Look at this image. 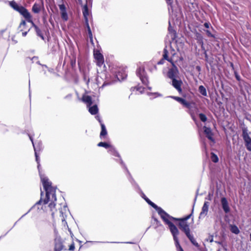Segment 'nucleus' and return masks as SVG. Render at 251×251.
I'll list each match as a JSON object with an SVG mask.
<instances>
[{
  "mask_svg": "<svg viewBox=\"0 0 251 251\" xmlns=\"http://www.w3.org/2000/svg\"><path fill=\"white\" fill-rule=\"evenodd\" d=\"M211 160L214 162V163H217L219 161V159H218V157L217 156V155H216L213 152H212L211 153Z\"/></svg>",
  "mask_w": 251,
  "mask_h": 251,
  "instance_id": "a878e982",
  "label": "nucleus"
},
{
  "mask_svg": "<svg viewBox=\"0 0 251 251\" xmlns=\"http://www.w3.org/2000/svg\"><path fill=\"white\" fill-rule=\"evenodd\" d=\"M30 140H31V142H32V144H33V140H32V138H31V137H30Z\"/></svg>",
  "mask_w": 251,
  "mask_h": 251,
  "instance_id": "de8ad7c7",
  "label": "nucleus"
},
{
  "mask_svg": "<svg viewBox=\"0 0 251 251\" xmlns=\"http://www.w3.org/2000/svg\"><path fill=\"white\" fill-rule=\"evenodd\" d=\"M235 77L237 79V80H238L239 82L240 81H242V80H241L240 79V76L238 75V74L237 73H235Z\"/></svg>",
  "mask_w": 251,
  "mask_h": 251,
  "instance_id": "c9c22d12",
  "label": "nucleus"
},
{
  "mask_svg": "<svg viewBox=\"0 0 251 251\" xmlns=\"http://www.w3.org/2000/svg\"><path fill=\"white\" fill-rule=\"evenodd\" d=\"M193 212V209L192 210V212L190 214L184 217L183 218H176L175 217H171V220L175 221H179L178 226L181 230L185 233L186 236L190 240L193 245L197 247L199 246L198 243L196 242L194 239L193 236L190 233V229L189 226L187 223L186 221L189 219L192 215Z\"/></svg>",
  "mask_w": 251,
  "mask_h": 251,
  "instance_id": "7ed1b4c3",
  "label": "nucleus"
},
{
  "mask_svg": "<svg viewBox=\"0 0 251 251\" xmlns=\"http://www.w3.org/2000/svg\"><path fill=\"white\" fill-rule=\"evenodd\" d=\"M75 250V245L74 243H72L69 247V250L71 251H73Z\"/></svg>",
  "mask_w": 251,
  "mask_h": 251,
  "instance_id": "f704fd0d",
  "label": "nucleus"
},
{
  "mask_svg": "<svg viewBox=\"0 0 251 251\" xmlns=\"http://www.w3.org/2000/svg\"><path fill=\"white\" fill-rule=\"evenodd\" d=\"M94 55L97 60V64L100 67L104 63L103 56L99 51H94Z\"/></svg>",
  "mask_w": 251,
  "mask_h": 251,
  "instance_id": "0eeeda50",
  "label": "nucleus"
},
{
  "mask_svg": "<svg viewBox=\"0 0 251 251\" xmlns=\"http://www.w3.org/2000/svg\"><path fill=\"white\" fill-rule=\"evenodd\" d=\"M168 53L169 52L166 49H164L163 50V58L172 63V62H174L173 61V60L172 59H170L168 57Z\"/></svg>",
  "mask_w": 251,
  "mask_h": 251,
  "instance_id": "412c9836",
  "label": "nucleus"
},
{
  "mask_svg": "<svg viewBox=\"0 0 251 251\" xmlns=\"http://www.w3.org/2000/svg\"><path fill=\"white\" fill-rule=\"evenodd\" d=\"M172 68L169 69L167 74V77L171 80L179 78V74L178 68L174 62H172Z\"/></svg>",
  "mask_w": 251,
  "mask_h": 251,
  "instance_id": "39448f33",
  "label": "nucleus"
},
{
  "mask_svg": "<svg viewBox=\"0 0 251 251\" xmlns=\"http://www.w3.org/2000/svg\"><path fill=\"white\" fill-rule=\"evenodd\" d=\"M101 132L100 133V136L102 137V136H105L107 133V131H106L105 126H104V125L102 123H101Z\"/></svg>",
  "mask_w": 251,
  "mask_h": 251,
  "instance_id": "4be33fe9",
  "label": "nucleus"
},
{
  "mask_svg": "<svg viewBox=\"0 0 251 251\" xmlns=\"http://www.w3.org/2000/svg\"><path fill=\"white\" fill-rule=\"evenodd\" d=\"M60 213H61V214H63V212L62 211V209H61L60 210Z\"/></svg>",
  "mask_w": 251,
  "mask_h": 251,
  "instance_id": "09e8293b",
  "label": "nucleus"
},
{
  "mask_svg": "<svg viewBox=\"0 0 251 251\" xmlns=\"http://www.w3.org/2000/svg\"><path fill=\"white\" fill-rule=\"evenodd\" d=\"M209 207V202L207 201H205L204 203V204L202 207V210L199 216V218H201L202 217H204L207 215L208 210Z\"/></svg>",
  "mask_w": 251,
  "mask_h": 251,
  "instance_id": "ddd939ff",
  "label": "nucleus"
},
{
  "mask_svg": "<svg viewBox=\"0 0 251 251\" xmlns=\"http://www.w3.org/2000/svg\"><path fill=\"white\" fill-rule=\"evenodd\" d=\"M181 251H183L182 248H181Z\"/></svg>",
  "mask_w": 251,
  "mask_h": 251,
  "instance_id": "864d4df0",
  "label": "nucleus"
},
{
  "mask_svg": "<svg viewBox=\"0 0 251 251\" xmlns=\"http://www.w3.org/2000/svg\"><path fill=\"white\" fill-rule=\"evenodd\" d=\"M144 199L149 204H150L153 208H154L156 211L157 210H159L160 211H162L161 210V207H158L157 205H156L155 203L151 201L148 198H144Z\"/></svg>",
  "mask_w": 251,
  "mask_h": 251,
  "instance_id": "6ab92c4d",
  "label": "nucleus"
},
{
  "mask_svg": "<svg viewBox=\"0 0 251 251\" xmlns=\"http://www.w3.org/2000/svg\"><path fill=\"white\" fill-rule=\"evenodd\" d=\"M83 101L85 102L87 106L90 107L93 103L92 98L90 96H84L82 98Z\"/></svg>",
  "mask_w": 251,
  "mask_h": 251,
  "instance_id": "a211bd4d",
  "label": "nucleus"
},
{
  "mask_svg": "<svg viewBox=\"0 0 251 251\" xmlns=\"http://www.w3.org/2000/svg\"><path fill=\"white\" fill-rule=\"evenodd\" d=\"M41 180L43 184V188L46 191V197L43 199V192H41L40 200L36 202V204H46L50 202L49 204L51 211L55 207V203L54 202L56 201L55 191L56 188L51 185V182L49 181L48 177L42 175L40 176Z\"/></svg>",
  "mask_w": 251,
  "mask_h": 251,
  "instance_id": "f257e3e1",
  "label": "nucleus"
},
{
  "mask_svg": "<svg viewBox=\"0 0 251 251\" xmlns=\"http://www.w3.org/2000/svg\"><path fill=\"white\" fill-rule=\"evenodd\" d=\"M98 108L97 105L89 107V111L92 115H96L98 112Z\"/></svg>",
  "mask_w": 251,
  "mask_h": 251,
  "instance_id": "aec40b11",
  "label": "nucleus"
},
{
  "mask_svg": "<svg viewBox=\"0 0 251 251\" xmlns=\"http://www.w3.org/2000/svg\"><path fill=\"white\" fill-rule=\"evenodd\" d=\"M69 231H70V233L72 234V232H71V231L70 230V229H69Z\"/></svg>",
  "mask_w": 251,
  "mask_h": 251,
  "instance_id": "603ef678",
  "label": "nucleus"
},
{
  "mask_svg": "<svg viewBox=\"0 0 251 251\" xmlns=\"http://www.w3.org/2000/svg\"><path fill=\"white\" fill-rule=\"evenodd\" d=\"M173 98L176 100L177 101L180 102L182 104L183 103V102H184V100H185L184 99H182L181 98L178 97H173Z\"/></svg>",
  "mask_w": 251,
  "mask_h": 251,
  "instance_id": "cd10ccee",
  "label": "nucleus"
},
{
  "mask_svg": "<svg viewBox=\"0 0 251 251\" xmlns=\"http://www.w3.org/2000/svg\"><path fill=\"white\" fill-rule=\"evenodd\" d=\"M22 28L25 29V30H26L27 29H29L27 28V26H26H26H24V27H22Z\"/></svg>",
  "mask_w": 251,
  "mask_h": 251,
  "instance_id": "a18cd8bd",
  "label": "nucleus"
},
{
  "mask_svg": "<svg viewBox=\"0 0 251 251\" xmlns=\"http://www.w3.org/2000/svg\"><path fill=\"white\" fill-rule=\"evenodd\" d=\"M210 24L209 23H205L204 24V26L205 27L207 28H208L209 27V26H210Z\"/></svg>",
  "mask_w": 251,
  "mask_h": 251,
  "instance_id": "ea45409f",
  "label": "nucleus"
},
{
  "mask_svg": "<svg viewBox=\"0 0 251 251\" xmlns=\"http://www.w3.org/2000/svg\"><path fill=\"white\" fill-rule=\"evenodd\" d=\"M42 8V5L40 3H35L32 7V11L35 14H38Z\"/></svg>",
  "mask_w": 251,
  "mask_h": 251,
  "instance_id": "dca6fc26",
  "label": "nucleus"
},
{
  "mask_svg": "<svg viewBox=\"0 0 251 251\" xmlns=\"http://www.w3.org/2000/svg\"><path fill=\"white\" fill-rule=\"evenodd\" d=\"M65 6L64 5V17H64V21H67L68 20L67 14L65 12Z\"/></svg>",
  "mask_w": 251,
  "mask_h": 251,
  "instance_id": "2f4dec72",
  "label": "nucleus"
},
{
  "mask_svg": "<svg viewBox=\"0 0 251 251\" xmlns=\"http://www.w3.org/2000/svg\"><path fill=\"white\" fill-rule=\"evenodd\" d=\"M167 225L169 226L170 231L173 237L177 236L179 233V231L176 226L171 221L167 222Z\"/></svg>",
  "mask_w": 251,
  "mask_h": 251,
  "instance_id": "6e6552de",
  "label": "nucleus"
},
{
  "mask_svg": "<svg viewBox=\"0 0 251 251\" xmlns=\"http://www.w3.org/2000/svg\"><path fill=\"white\" fill-rule=\"evenodd\" d=\"M10 6L15 10L20 13L27 22L31 23L34 27L37 35L44 39V34L39 28V27L35 25L32 20V16L28 10L24 6L19 5L15 1L12 0L9 2Z\"/></svg>",
  "mask_w": 251,
  "mask_h": 251,
  "instance_id": "f03ea898",
  "label": "nucleus"
},
{
  "mask_svg": "<svg viewBox=\"0 0 251 251\" xmlns=\"http://www.w3.org/2000/svg\"><path fill=\"white\" fill-rule=\"evenodd\" d=\"M87 25V28H88V32H89V35L91 37V36H92V34L90 28L89 27V24H88V25Z\"/></svg>",
  "mask_w": 251,
  "mask_h": 251,
  "instance_id": "e433bc0d",
  "label": "nucleus"
},
{
  "mask_svg": "<svg viewBox=\"0 0 251 251\" xmlns=\"http://www.w3.org/2000/svg\"><path fill=\"white\" fill-rule=\"evenodd\" d=\"M182 105H183L184 106L188 108H190L191 107V104L189 102H187L185 100H184V102L182 103Z\"/></svg>",
  "mask_w": 251,
  "mask_h": 251,
  "instance_id": "c756f323",
  "label": "nucleus"
},
{
  "mask_svg": "<svg viewBox=\"0 0 251 251\" xmlns=\"http://www.w3.org/2000/svg\"><path fill=\"white\" fill-rule=\"evenodd\" d=\"M144 71V69L143 68H139L138 70L137 71V75L138 76H139V77H141L142 76V72H143Z\"/></svg>",
  "mask_w": 251,
  "mask_h": 251,
  "instance_id": "c85d7f7f",
  "label": "nucleus"
},
{
  "mask_svg": "<svg viewBox=\"0 0 251 251\" xmlns=\"http://www.w3.org/2000/svg\"><path fill=\"white\" fill-rule=\"evenodd\" d=\"M164 60L163 58H162L158 62L157 64L158 65H161L164 64Z\"/></svg>",
  "mask_w": 251,
  "mask_h": 251,
  "instance_id": "58836bf2",
  "label": "nucleus"
},
{
  "mask_svg": "<svg viewBox=\"0 0 251 251\" xmlns=\"http://www.w3.org/2000/svg\"><path fill=\"white\" fill-rule=\"evenodd\" d=\"M199 91L202 95L204 96H206L207 95L206 89L203 86H200L199 87Z\"/></svg>",
  "mask_w": 251,
  "mask_h": 251,
  "instance_id": "393cba45",
  "label": "nucleus"
},
{
  "mask_svg": "<svg viewBox=\"0 0 251 251\" xmlns=\"http://www.w3.org/2000/svg\"><path fill=\"white\" fill-rule=\"evenodd\" d=\"M37 148H38V146L34 147V152H35V156L36 161L37 163L38 164V168H39V165H40V164H39V153H38V151H39L38 150Z\"/></svg>",
  "mask_w": 251,
  "mask_h": 251,
  "instance_id": "b1692460",
  "label": "nucleus"
},
{
  "mask_svg": "<svg viewBox=\"0 0 251 251\" xmlns=\"http://www.w3.org/2000/svg\"><path fill=\"white\" fill-rule=\"evenodd\" d=\"M204 57H205V60L206 61L208 62V55L207 54L206 50H204Z\"/></svg>",
  "mask_w": 251,
  "mask_h": 251,
  "instance_id": "4c0bfd02",
  "label": "nucleus"
},
{
  "mask_svg": "<svg viewBox=\"0 0 251 251\" xmlns=\"http://www.w3.org/2000/svg\"><path fill=\"white\" fill-rule=\"evenodd\" d=\"M79 3L81 4V5H82V0H78Z\"/></svg>",
  "mask_w": 251,
  "mask_h": 251,
  "instance_id": "49530a36",
  "label": "nucleus"
},
{
  "mask_svg": "<svg viewBox=\"0 0 251 251\" xmlns=\"http://www.w3.org/2000/svg\"><path fill=\"white\" fill-rule=\"evenodd\" d=\"M143 83H144L145 80H146V78L143 77V76L141 77H140Z\"/></svg>",
  "mask_w": 251,
  "mask_h": 251,
  "instance_id": "37998d69",
  "label": "nucleus"
},
{
  "mask_svg": "<svg viewBox=\"0 0 251 251\" xmlns=\"http://www.w3.org/2000/svg\"><path fill=\"white\" fill-rule=\"evenodd\" d=\"M98 146L99 147H102L106 149L110 148L109 151L113 153L115 156H118V153L115 150V149L113 148L110 144H108L106 142H100Z\"/></svg>",
  "mask_w": 251,
  "mask_h": 251,
  "instance_id": "1a4fd4ad",
  "label": "nucleus"
},
{
  "mask_svg": "<svg viewBox=\"0 0 251 251\" xmlns=\"http://www.w3.org/2000/svg\"><path fill=\"white\" fill-rule=\"evenodd\" d=\"M239 85L241 88V91H243L244 90L246 91L248 93L249 92V90L251 89V85L247 82L244 80L240 81L239 83Z\"/></svg>",
  "mask_w": 251,
  "mask_h": 251,
  "instance_id": "f8f14e48",
  "label": "nucleus"
},
{
  "mask_svg": "<svg viewBox=\"0 0 251 251\" xmlns=\"http://www.w3.org/2000/svg\"><path fill=\"white\" fill-rule=\"evenodd\" d=\"M199 116L200 120L202 122H205L207 121V119L205 114H204L203 113H200V114H199Z\"/></svg>",
  "mask_w": 251,
  "mask_h": 251,
  "instance_id": "bb28decb",
  "label": "nucleus"
},
{
  "mask_svg": "<svg viewBox=\"0 0 251 251\" xmlns=\"http://www.w3.org/2000/svg\"><path fill=\"white\" fill-rule=\"evenodd\" d=\"M88 14H89L88 8L87 4L86 3L84 5L83 8V15L85 18V21L86 25H88V20L87 16H88Z\"/></svg>",
  "mask_w": 251,
  "mask_h": 251,
  "instance_id": "f3484780",
  "label": "nucleus"
},
{
  "mask_svg": "<svg viewBox=\"0 0 251 251\" xmlns=\"http://www.w3.org/2000/svg\"><path fill=\"white\" fill-rule=\"evenodd\" d=\"M37 146H38L37 149H38V150L39 151H38V153H40V151H41V150H42V148H41V145H40V144H37V145H36V146H34V145H33V147H34H34H37Z\"/></svg>",
  "mask_w": 251,
  "mask_h": 251,
  "instance_id": "72a5a7b5",
  "label": "nucleus"
},
{
  "mask_svg": "<svg viewBox=\"0 0 251 251\" xmlns=\"http://www.w3.org/2000/svg\"><path fill=\"white\" fill-rule=\"evenodd\" d=\"M217 243H218V244H222V243H221V242H217Z\"/></svg>",
  "mask_w": 251,
  "mask_h": 251,
  "instance_id": "3c124183",
  "label": "nucleus"
},
{
  "mask_svg": "<svg viewBox=\"0 0 251 251\" xmlns=\"http://www.w3.org/2000/svg\"><path fill=\"white\" fill-rule=\"evenodd\" d=\"M161 210L162 211H160L159 210H157L158 214L161 216V218L165 222L166 224H167V222L170 221L167 218H169L171 220V217L172 216H170L168 213H167L165 211H164L161 208Z\"/></svg>",
  "mask_w": 251,
  "mask_h": 251,
  "instance_id": "9d476101",
  "label": "nucleus"
},
{
  "mask_svg": "<svg viewBox=\"0 0 251 251\" xmlns=\"http://www.w3.org/2000/svg\"><path fill=\"white\" fill-rule=\"evenodd\" d=\"M59 7L60 9V16L63 18V4H59Z\"/></svg>",
  "mask_w": 251,
  "mask_h": 251,
  "instance_id": "7c9ffc66",
  "label": "nucleus"
},
{
  "mask_svg": "<svg viewBox=\"0 0 251 251\" xmlns=\"http://www.w3.org/2000/svg\"><path fill=\"white\" fill-rule=\"evenodd\" d=\"M203 129L204 133L206 135V137L209 140L211 141H213V138L212 137L213 133L212 132L211 128L204 126L203 127Z\"/></svg>",
  "mask_w": 251,
  "mask_h": 251,
  "instance_id": "2eb2a0df",
  "label": "nucleus"
},
{
  "mask_svg": "<svg viewBox=\"0 0 251 251\" xmlns=\"http://www.w3.org/2000/svg\"><path fill=\"white\" fill-rule=\"evenodd\" d=\"M26 23L25 21L24 20H23L21 22V23L19 26V27H18L19 32H22V35L23 36H25L26 35L27 32L29 31V29H27L26 30H25V29L22 28L23 27L26 26Z\"/></svg>",
  "mask_w": 251,
  "mask_h": 251,
  "instance_id": "4468645a",
  "label": "nucleus"
},
{
  "mask_svg": "<svg viewBox=\"0 0 251 251\" xmlns=\"http://www.w3.org/2000/svg\"><path fill=\"white\" fill-rule=\"evenodd\" d=\"M250 132L246 127L242 128V136L245 141L247 149L251 151V137L250 136Z\"/></svg>",
  "mask_w": 251,
  "mask_h": 251,
  "instance_id": "20e7f679",
  "label": "nucleus"
},
{
  "mask_svg": "<svg viewBox=\"0 0 251 251\" xmlns=\"http://www.w3.org/2000/svg\"><path fill=\"white\" fill-rule=\"evenodd\" d=\"M172 80V85L178 91L180 94H181L183 97H184V95L182 94V90L181 88V86L183 84L182 81L179 77L173 79Z\"/></svg>",
  "mask_w": 251,
  "mask_h": 251,
  "instance_id": "423d86ee",
  "label": "nucleus"
},
{
  "mask_svg": "<svg viewBox=\"0 0 251 251\" xmlns=\"http://www.w3.org/2000/svg\"><path fill=\"white\" fill-rule=\"evenodd\" d=\"M96 118L98 119V120L99 121V123L101 124V123H102V122H101V121L100 118L98 116H97L96 117Z\"/></svg>",
  "mask_w": 251,
  "mask_h": 251,
  "instance_id": "c03bdc74",
  "label": "nucleus"
},
{
  "mask_svg": "<svg viewBox=\"0 0 251 251\" xmlns=\"http://www.w3.org/2000/svg\"><path fill=\"white\" fill-rule=\"evenodd\" d=\"M168 4L171 5L173 3V0H166Z\"/></svg>",
  "mask_w": 251,
  "mask_h": 251,
  "instance_id": "a19ab883",
  "label": "nucleus"
},
{
  "mask_svg": "<svg viewBox=\"0 0 251 251\" xmlns=\"http://www.w3.org/2000/svg\"><path fill=\"white\" fill-rule=\"evenodd\" d=\"M221 204L222 208L226 213H228L230 211V208L228 206V203L225 197L222 198L221 200Z\"/></svg>",
  "mask_w": 251,
  "mask_h": 251,
  "instance_id": "9b49d317",
  "label": "nucleus"
},
{
  "mask_svg": "<svg viewBox=\"0 0 251 251\" xmlns=\"http://www.w3.org/2000/svg\"><path fill=\"white\" fill-rule=\"evenodd\" d=\"M154 221H156V222H158V220H157V219L154 218Z\"/></svg>",
  "mask_w": 251,
  "mask_h": 251,
  "instance_id": "8fccbe9b",
  "label": "nucleus"
},
{
  "mask_svg": "<svg viewBox=\"0 0 251 251\" xmlns=\"http://www.w3.org/2000/svg\"><path fill=\"white\" fill-rule=\"evenodd\" d=\"M206 34H207L208 36L215 38L214 35H213L212 34H211V33L210 32V31L209 30H206Z\"/></svg>",
  "mask_w": 251,
  "mask_h": 251,
  "instance_id": "473e14b6",
  "label": "nucleus"
},
{
  "mask_svg": "<svg viewBox=\"0 0 251 251\" xmlns=\"http://www.w3.org/2000/svg\"><path fill=\"white\" fill-rule=\"evenodd\" d=\"M230 231L236 234H238L240 232L238 227L235 225H230Z\"/></svg>",
  "mask_w": 251,
  "mask_h": 251,
  "instance_id": "5701e85b",
  "label": "nucleus"
},
{
  "mask_svg": "<svg viewBox=\"0 0 251 251\" xmlns=\"http://www.w3.org/2000/svg\"><path fill=\"white\" fill-rule=\"evenodd\" d=\"M196 69L198 72H201V67H200V66H197L196 67Z\"/></svg>",
  "mask_w": 251,
  "mask_h": 251,
  "instance_id": "79ce46f5",
  "label": "nucleus"
}]
</instances>
